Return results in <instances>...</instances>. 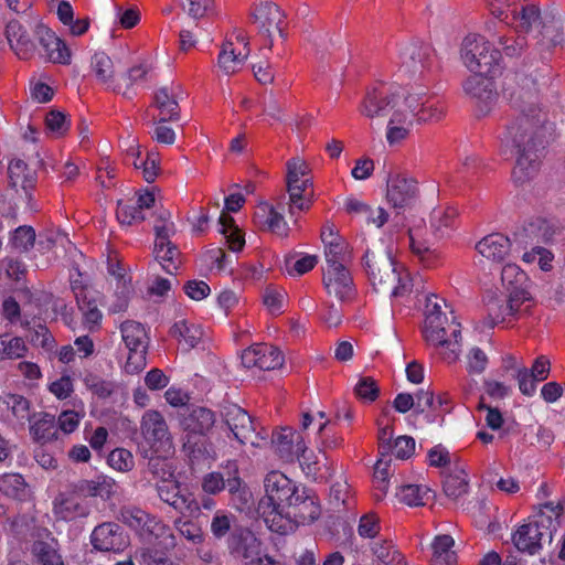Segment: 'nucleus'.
Returning a JSON list of instances; mask_svg holds the SVG:
<instances>
[{"label":"nucleus","mask_w":565,"mask_h":565,"mask_svg":"<svg viewBox=\"0 0 565 565\" xmlns=\"http://www.w3.org/2000/svg\"><path fill=\"white\" fill-rule=\"evenodd\" d=\"M139 148L131 146L128 149V156L134 158L132 164L136 169H142L143 179L147 182H153L158 174V163L157 159L153 154H149L145 161H138L139 159Z\"/></svg>","instance_id":"58"},{"label":"nucleus","mask_w":565,"mask_h":565,"mask_svg":"<svg viewBox=\"0 0 565 565\" xmlns=\"http://www.w3.org/2000/svg\"><path fill=\"white\" fill-rule=\"evenodd\" d=\"M431 50L420 42L402 43L398 47L399 70L409 75L423 76L431 65Z\"/></svg>","instance_id":"14"},{"label":"nucleus","mask_w":565,"mask_h":565,"mask_svg":"<svg viewBox=\"0 0 565 565\" xmlns=\"http://www.w3.org/2000/svg\"><path fill=\"white\" fill-rule=\"evenodd\" d=\"M374 556L384 565H406L405 557L392 541L374 542L372 545Z\"/></svg>","instance_id":"48"},{"label":"nucleus","mask_w":565,"mask_h":565,"mask_svg":"<svg viewBox=\"0 0 565 565\" xmlns=\"http://www.w3.org/2000/svg\"><path fill=\"white\" fill-rule=\"evenodd\" d=\"M150 65L147 63H140L138 65L132 66L128 73L122 77L125 82V87H121V93L125 97L131 98L135 95V86L140 85L145 79L147 74L150 71Z\"/></svg>","instance_id":"55"},{"label":"nucleus","mask_w":565,"mask_h":565,"mask_svg":"<svg viewBox=\"0 0 565 565\" xmlns=\"http://www.w3.org/2000/svg\"><path fill=\"white\" fill-rule=\"evenodd\" d=\"M418 196L417 182L404 175H393L387 181L386 200L395 210L412 207Z\"/></svg>","instance_id":"20"},{"label":"nucleus","mask_w":565,"mask_h":565,"mask_svg":"<svg viewBox=\"0 0 565 565\" xmlns=\"http://www.w3.org/2000/svg\"><path fill=\"white\" fill-rule=\"evenodd\" d=\"M458 211L454 206H438L430 213V230L437 241L451 236L456 230Z\"/></svg>","instance_id":"29"},{"label":"nucleus","mask_w":565,"mask_h":565,"mask_svg":"<svg viewBox=\"0 0 565 565\" xmlns=\"http://www.w3.org/2000/svg\"><path fill=\"white\" fill-rule=\"evenodd\" d=\"M215 424V414L213 411L196 406L186 408L180 415V426L185 435L206 436Z\"/></svg>","instance_id":"26"},{"label":"nucleus","mask_w":565,"mask_h":565,"mask_svg":"<svg viewBox=\"0 0 565 565\" xmlns=\"http://www.w3.org/2000/svg\"><path fill=\"white\" fill-rule=\"evenodd\" d=\"M285 17L280 8L273 2H264L254 12V22L257 24L258 32L268 39L267 47L271 49L273 36L282 34Z\"/></svg>","instance_id":"21"},{"label":"nucleus","mask_w":565,"mask_h":565,"mask_svg":"<svg viewBox=\"0 0 565 565\" xmlns=\"http://www.w3.org/2000/svg\"><path fill=\"white\" fill-rule=\"evenodd\" d=\"M121 339L128 349L125 364L127 373H138L145 369L149 337L145 326L135 320H126L120 324Z\"/></svg>","instance_id":"11"},{"label":"nucleus","mask_w":565,"mask_h":565,"mask_svg":"<svg viewBox=\"0 0 565 565\" xmlns=\"http://www.w3.org/2000/svg\"><path fill=\"white\" fill-rule=\"evenodd\" d=\"M0 490L8 497L22 499L25 495L26 483L20 473H7L0 479Z\"/></svg>","instance_id":"56"},{"label":"nucleus","mask_w":565,"mask_h":565,"mask_svg":"<svg viewBox=\"0 0 565 565\" xmlns=\"http://www.w3.org/2000/svg\"><path fill=\"white\" fill-rule=\"evenodd\" d=\"M170 334L179 341L184 351H190L202 340L203 330L199 324L181 319L173 323Z\"/></svg>","instance_id":"33"},{"label":"nucleus","mask_w":565,"mask_h":565,"mask_svg":"<svg viewBox=\"0 0 565 565\" xmlns=\"http://www.w3.org/2000/svg\"><path fill=\"white\" fill-rule=\"evenodd\" d=\"M241 361L247 369L257 367L263 371H270L282 366L284 354L271 344L255 343L242 352Z\"/></svg>","instance_id":"17"},{"label":"nucleus","mask_w":565,"mask_h":565,"mask_svg":"<svg viewBox=\"0 0 565 565\" xmlns=\"http://www.w3.org/2000/svg\"><path fill=\"white\" fill-rule=\"evenodd\" d=\"M54 512L61 520L73 521L86 518L89 514V507L85 500L76 495H70L54 503Z\"/></svg>","instance_id":"35"},{"label":"nucleus","mask_w":565,"mask_h":565,"mask_svg":"<svg viewBox=\"0 0 565 565\" xmlns=\"http://www.w3.org/2000/svg\"><path fill=\"white\" fill-rule=\"evenodd\" d=\"M326 268L323 285L330 296L349 301L355 295L354 284L348 266L353 259L352 249H324Z\"/></svg>","instance_id":"6"},{"label":"nucleus","mask_w":565,"mask_h":565,"mask_svg":"<svg viewBox=\"0 0 565 565\" xmlns=\"http://www.w3.org/2000/svg\"><path fill=\"white\" fill-rule=\"evenodd\" d=\"M223 420L242 445L262 447L267 443V433L262 429L257 431L250 415L236 404H228L222 409Z\"/></svg>","instance_id":"10"},{"label":"nucleus","mask_w":565,"mask_h":565,"mask_svg":"<svg viewBox=\"0 0 565 565\" xmlns=\"http://www.w3.org/2000/svg\"><path fill=\"white\" fill-rule=\"evenodd\" d=\"M178 95L170 87H161L154 94V105L159 109L160 121L175 120L179 115Z\"/></svg>","instance_id":"40"},{"label":"nucleus","mask_w":565,"mask_h":565,"mask_svg":"<svg viewBox=\"0 0 565 565\" xmlns=\"http://www.w3.org/2000/svg\"><path fill=\"white\" fill-rule=\"evenodd\" d=\"M154 260L169 275H175L181 265L179 249H153Z\"/></svg>","instance_id":"61"},{"label":"nucleus","mask_w":565,"mask_h":565,"mask_svg":"<svg viewBox=\"0 0 565 565\" xmlns=\"http://www.w3.org/2000/svg\"><path fill=\"white\" fill-rule=\"evenodd\" d=\"M117 220L121 225H135L145 220V213L131 201H120L116 211Z\"/></svg>","instance_id":"59"},{"label":"nucleus","mask_w":565,"mask_h":565,"mask_svg":"<svg viewBox=\"0 0 565 565\" xmlns=\"http://www.w3.org/2000/svg\"><path fill=\"white\" fill-rule=\"evenodd\" d=\"M265 497L258 511L271 532L281 535L299 525H310L321 515L315 491L298 484L280 471H270L264 480Z\"/></svg>","instance_id":"2"},{"label":"nucleus","mask_w":565,"mask_h":565,"mask_svg":"<svg viewBox=\"0 0 565 565\" xmlns=\"http://www.w3.org/2000/svg\"><path fill=\"white\" fill-rule=\"evenodd\" d=\"M317 264L316 255L289 252L284 257L282 269L291 277H300L312 270Z\"/></svg>","instance_id":"38"},{"label":"nucleus","mask_w":565,"mask_h":565,"mask_svg":"<svg viewBox=\"0 0 565 565\" xmlns=\"http://www.w3.org/2000/svg\"><path fill=\"white\" fill-rule=\"evenodd\" d=\"M540 43L546 49L563 43V26L561 21L550 20L543 23Z\"/></svg>","instance_id":"57"},{"label":"nucleus","mask_w":565,"mask_h":565,"mask_svg":"<svg viewBox=\"0 0 565 565\" xmlns=\"http://www.w3.org/2000/svg\"><path fill=\"white\" fill-rule=\"evenodd\" d=\"M509 4L510 18L505 21L512 25L516 32L526 33L540 22V10L533 2H519L511 9Z\"/></svg>","instance_id":"28"},{"label":"nucleus","mask_w":565,"mask_h":565,"mask_svg":"<svg viewBox=\"0 0 565 565\" xmlns=\"http://www.w3.org/2000/svg\"><path fill=\"white\" fill-rule=\"evenodd\" d=\"M41 21L39 18L28 19L24 22L19 20H11L6 28V36L10 49L20 60H29L34 51L35 44L30 36V31L34 29L29 26V23Z\"/></svg>","instance_id":"18"},{"label":"nucleus","mask_w":565,"mask_h":565,"mask_svg":"<svg viewBox=\"0 0 565 565\" xmlns=\"http://www.w3.org/2000/svg\"><path fill=\"white\" fill-rule=\"evenodd\" d=\"M294 437L295 431L289 427L273 433L271 444L279 458L284 461L291 462L295 460Z\"/></svg>","instance_id":"45"},{"label":"nucleus","mask_w":565,"mask_h":565,"mask_svg":"<svg viewBox=\"0 0 565 565\" xmlns=\"http://www.w3.org/2000/svg\"><path fill=\"white\" fill-rule=\"evenodd\" d=\"M356 397L363 402L372 403L380 394V387L371 376L361 377L354 387Z\"/></svg>","instance_id":"64"},{"label":"nucleus","mask_w":565,"mask_h":565,"mask_svg":"<svg viewBox=\"0 0 565 565\" xmlns=\"http://www.w3.org/2000/svg\"><path fill=\"white\" fill-rule=\"evenodd\" d=\"M562 505L545 503L534 515L529 516L511 535L514 547L524 554L534 556L544 545H551L555 533L561 527Z\"/></svg>","instance_id":"4"},{"label":"nucleus","mask_w":565,"mask_h":565,"mask_svg":"<svg viewBox=\"0 0 565 565\" xmlns=\"http://www.w3.org/2000/svg\"><path fill=\"white\" fill-rule=\"evenodd\" d=\"M45 128L50 136L60 138L68 131L70 121L64 113L51 110L45 116Z\"/></svg>","instance_id":"60"},{"label":"nucleus","mask_w":565,"mask_h":565,"mask_svg":"<svg viewBox=\"0 0 565 565\" xmlns=\"http://www.w3.org/2000/svg\"><path fill=\"white\" fill-rule=\"evenodd\" d=\"M425 340L435 347H445L449 353L445 356L449 362L456 361L460 353L461 326L452 317L449 321L441 306L437 301L427 299L426 318L424 326Z\"/></svg>","instance_id":"5"},{"label":"nucleus","mask_w":565,"mask_h":565,"mask_svg":"<svg viewBox=\"0 0 565 565\" xmlns=\"http://www.w3.org/2000/svg\"><path fill=\"white\" fill-rule=\"evenodd\" d=\"M254 224L263 232L270 233L277 237H287L289 226L281 212L268 202H260L254 212Z\"/></svg>","instance_id":"23"},{"label":"nucleus","mask_w":565,"mask_h":565,"mask_svg":"<svg viewBox=\"0 0 565 565\" xmlns=\"http://www.w3.org/2000/svg\"><path fill=\"white\" fill-rule=\"evenodd\" d=\"M530 300V292L521 288H513L508 298H490L487 302L484 324L494 328L500 323H511L519 320L523 312L527 311V307L522 308L523 305Z\"/></svg>","instance_id":"9"},{"label":"nucleus","mask_w":565,"mask_h":565,"mask_svg":"<svg viewBox=\"0 0 565 565\" xmlns=\"http://www.w3.org/2000/svg\"><path fill=\"white\" fill-rule=\"evenodd\" d=\"M29 26L34 29V35L43 49V56L46 61L64 65L70 64L71 51L63 40L56 36L42 21L29 23Z\"/></svg>","instance_id":"15"},{"label":"nucleus","mask_w":565,"mask_h":565,"mask_svg":"<svg viewBox=\"0 0 565 565\" xmlns=\"http://www.w3.org/2000/svg\"><path fill=\"white\" fill-rule=\"evenodd\" d=\"M157 494L162 502L173 508L178 513L193 514L200 511L199 502L193 494L182 490L178 481H163L156 487Z\"/></svg>","instance_id":"19"},{"label":"nucleus","mask_w":565,"mask_h":565,"mask_svg":"<svg viewBox=\"0 0 565 565\" xmlns=\"http://www.w3.org/2000/svg\"><path fill=\"white\" fill-rule=\"evenodd\" d=\"M183 450L193 466L204 462L210 457L205 436L185 435Z\"/></svg>","instance_id":"44"},{"label":"nucleus","mask_w":565,"mask_h":565,"mask_svg":"<svg viewBox=\"0 0 565 565\" xmlns=\"http://www.w3.org/2000/svg\"><path fill=\"white\" fill-rule=\"evenodd\" d=\"M81 489L90 497H99L107 500L115 494L117 486L111 478L102 476L95 480L85 481V487Z\"/></svg>","instance_id":"52"},{"label":"nucleus","mask_w":565,"mask_h":565,"mask_svg":"<svg viewBox=\"0 0 565 565\" xmlns=\"http://www.w3.org/2000/svg\"><path fill=\"white\" fill-rule=\"evenodd\" d=\"M8 174L11 186L22 190L25 196H29L36 181L34 171L29 169L23 160L13 159L9 163Z\"/></svg>","instance_id":"34"},{"label":"nucleus","mask_w":565,"mask_h":565,"mask_svg":"<svg viewBox=\"0 0 565 565\" xmlns=\"http://www.w3.org/2000/svg\"><path fill=\"white\" fill-rule=\"evenodd\" d=\"M390 462L377 460L374 467L373 483L376 500H382L388 490Z\"/></svg>","instance_id":"62"},{"label":"nucleus","mask_w":565,"mask_h":565,"mask_svg":"<svg viewBox=\"0 0 565 565\" xmlns=\"http://www.w3.org/2000/svg\"><path fill=\"white\" fill-rule=\"evenodd\" d=\"M365 273L376 292H385L396 282L397 263L393 249H366L363 256Z\"/></svg>","instance_id":"8"},{"label":"nucleus","mask_w":565,"mask_h":565,"mask_svg":"<svg viewBox=\"0 0 565 565\" xmlns=\"http://www.w3.org/2000/svg\"><path fill=\"white\" fill-rule=\"evenodd\" d=\"M308 173L309 166L305 160L291 158L287 162V186L301 185L302 182H306V186L311 188Z\"/></svg>","instance_id":"51"},{"label":"nucleus","mask_w":565,"mask_h":565,"mask_svg":"<svg viewBox=\"0 0 565 565\" xmlns=\"http://www.w3.org/2000/svg\"><path fill=\"white\" fill-rule=\"evenodd\" d=\"M90 71L96 82L107 89L120 92L121 85L116 81V68L113 60L104 52L94 54Z\"/></svg>","instance_id":"27"},{"label":"nucleus","mask_w":565,"mask_h":565,"mask_svg":"<svg viewBox=\"0 0 565 565\" xmlns=\"http://www.w3.org/2000/svg\"><path fill=\"white\" fill-rule=\"evenodd\" d=\"M143 441L151 455L167 457L173 449L172 437L164 417L158 411H147L140 423Z\"/></svg>","instance_id":"12"},{"label":"nucleus","mask_w":565,"mask_h":565,"mask_svg":"<svg viewBox=\"0 0 565 565\" xmlns=\"http://www.w3.org/2000/svg\"><path fill=\"white\" fill-rule=\"evenodd\" d=\"M508 258L507 249H478V254L473 257V262L482 270L490 274L498 273L505 264Z\"/></svg>","instance_id":"42"},{"label":"nucleus","mask_w":565,"mask_h":565,"mask_svg":"<svg viewBox=\"0 0 565 565\" xmlns=\"http://www.w3.org/2000/svg\"><path fill=\"white\" fill-rule=\"evenodd\" d=\"M262 298L264 306L270 315L279 316L284 312L287 299L285 289L269 285L263 290Z\"/></svg>","instance_id":"49"},{"label":"nucleus","mask_w":565,"mask_h":565,"mask_svg":"<svg viewBox=\"0 0 565 565\" xmlns=\"http://www.w3.org/2000/svg\"><path fill=\"white\" fill-rule=\"evenodd\" d=\"M455 540L448 534L435 536L431 542L433 557L430 565H457V554L452 550Z\"/></svg>","instance_id":"39"},{"label":"nucleus","mask_w":565,"mask_h":565,"mask_svg":"<svg viewBox=\"0 0 565 565\" xmlns=\"http://www.w3.org/2000/svg\"><path fill=\"white\" fill-rule=\"evenodd\" d=\"M490 76L472 73L463 83L465 93L476 102L481 114H487L497 98Z\"/></svg>","instance_id":"24"},{"label":"nucleus","mask_w":565,"mask_h":565,"mask_svg":"<svg viewBox=\"0 0 565 565\" xmlns=\"http://www.w3.org/2000/svg\"><path fill=\"white\" fill-rule=\"evenodd\" d=\"M227 545L231 555L242 558L248 565L254 564L260 554L262 542L250 530L239 527L231 533Z\"/></svg>","instance_id":"22"},{"label":"nucleus","mask_w":565,"mask_h":565,"mask_svg":"<svg viewBox=\"0 0 565 565\" xmlns=\"http://www.w3.org/2000/svg\"><path fill=\"white\" fill-rule=\"evenodd\" d=\"M118 519L138 533L147 522V512L137 507H124Z\"/></svg>","instance_id":"63"},{"label":"nucleus","mask_w":565,"mask_h":565,"mask_svg":"<svg viewBox=\"0 0 565 565\" xmlns=\"http://www.w3.org/2000/svg\"><path fill=\"white\" fill-rule=\"evenodd\" d=\"M218 233L224 237L230 247H244L246 243L256 244V234L252 233L246 238V233L227 213L222 212L218 218Z\"/></svg>","instance_id":"32"},{"label":"nucleus","mask_w":565,"mask_h":565,"mask_svg":"<svg viewBox=\"0 0 565 565\" xmlns=\"http://www.w3.org/2000/svg\"><path fill=\"white\" fill-rule=\"evenodd\" d=\"M201 262L210 269L217 273H232L233 258L232 255L226 254L225 249H206L202 256Z\"/></svg>","instance_id":"47"},{"label":"nucleus","mask_w":565,"mask_h":565,"mask_svg":"<svg viewBox=\"0 0 565 565\" xmlns=\"http://www.w3.org/2000/svg\"><path fill=\"white\" fill-rule=\"evenodd\" d=\"M443 489L445 494L452 500H457L466 494L469 489L468 473L466 470L458 465L451 468L444 477Z\"/></svg>","instance_id":"37"},{"label":"nucleus","mask_w":565,"mask_h":565,"mask_svg":"<svg viewBox=\"0 0 565 565\" xmlns=\"http://www.w3.org/2000/svg\"><path fill=\"white\" fill-rule=\"evenodd\" d=\"M26 345L20 337L0 335V359L15 360L24 356Z\"/></svg>","instance_id":"54"},{"label":"nucleus","mask_w":565,"mask_h":565,"mask_svg":"<svg viewBox=\"0 0 565 565\" xmlns=\"http://www.w3.org/2000/svg\"><path fill=\"white\" fill-rule=\"evenodd\" d=\"M138 534L148 542L159 541V544H161L164 550H170L175 546V537L171 529L161 520L149 513H147V522L143 529H140Z\"/></svg>","instance_id":"31"},{"label":"nucleus","mask_w":565,"mask_h":565,"mask_svg":"<svg viewBox=\"0 0 565 565\" xmlns=\"http://www.w3.org/2000/svg\"><path fill=\"white\" fill-rule=\"evenodd\" d=\"M32 554L41 565H64L61 554L51 543L35 541L32 545Z\"/></svg>","instance_id":"53"},{"label":"nucleus","mask_w":565,"mask_h":565,"mask_svg":"<svg viewBox=\"0 0 565 565\" xmlns=\"http://www.w3.org/2000/svg\"><path fill=\"white\" fill-rule=\"evenodd\" d=\"M527 239H518L515 243L540 247L541 245L558 244V236L562 231L550 222L541 221L537 224H531L524 230Z\"/></svg>","instance_id":"30"},{"label":"nucleus","mask_w":565,"mask_h":565,"mask_svg":"<svg viewBox=\"0 0 565 565\" xmlns=\"http://www.w3.org/2000/svg\"><path fill=\"white\" fill-rule=\"evenodd\" d=\"M90 543L102 552H121L129 545V536L116 522H104L90 534Z\"/></svg>","instance_id":"16"},{"label":"nucleus","mask_w":565,"mask_h":565,"mask_svg":"<svg viewBox=\"0 0 565 565\" xmlns=\"http://www.w3.org/2000/svg\"><path fill=\"white\" fill-rule=\"evenodd\" d=\"M249 53V42L245 32L236 29L222 44L217 57V65L224 74H234L242 70Z\"/></svg>","instance_id":"13"},{"label":"nucleus","mask_w":565,"mask_h":565,"mask_svg":"<svg viewBox=\"0 0 565 565\" xmlns=\"http://www.w3.org/2000/svg\"><path fill=\"white\" fill-rule=\"evenodd\" d=\"M359 113L371 120H386V141L395 146L408 138L415 122L438 120L444 109L425 92L382 85L365 93Z\"/></svg>","instance_id":"1"},{"label":"nucleus","mask_w":565,"mask_h":565,"mask_svg":"<svg viewBox=\"0 0 565 565\" xmlns=\"http://www.w3.org/2000/svg\"><path fill=\"white\" fill-rule=\"evenodd\" d=\"M154 247H166L172 242L171 238L175 235V225L171 218L169 211H162L156 218L154 225Z\"/></svg>","instance_id":"43"},{"label":"nucleus","mask_w":565,"mask_h":565,"mask_svg":"<svg viewBox=\"0 0 565 565\" xmlns=\"http://www.w3.org/2000/svg\"><path fill=\"white\" fill-rule=\"evenodd\" d=\"M21 327L26 330H32L31 343L34 347H40L47 353L53 352L56 348V341L47 327L41 322H36L34 317L29 318L24 315L21 319Z\"/></svg>","instance_id":"36"},{"label":"nucleus","mask_w":565,"mask_h":565,"mask_svg":"<svg viewBox=\"0 0 565 565\" xmlns=\"http://www.w3.org/2000/svg\"><path fill=\"white\" fill-rule=\"evenodd\" d=\"M107 273L121 284V290L117 291V301L113 305L115 312L125 311L132 294L131 278L127 277L126 267L118 256L117 249H108Z\"/></svg>","instance_id":"25"},{"label":"nucleus","mask_w":565,"mask_h":565,"mask_svg":"<svg viewBox=\"0 0 565 565\" xmlns=\"http://www.w3.org/2000/svg\"><path fill=\"white\" fill-rule=\"evenodd\" d=\"M461 58L471 73L493 75L499 70L501 54L483 36L470 34L462 42Z\"/></svg>","instance_id":"7"},{"label":"nucleus","mask_w":565,"mask_h":565,"mask_svg":"<svg viewBox=\"0 0 565 565\" xmlns=\"http://www.w3.org/2000/svg\"><path fill=\"white\" fill-rule=\"evenodd\" d=\"M78 309L83 315V324L89 331H96L100 328L103 313L98 309L94 294L87 296L83 301L76 300Z\"/></svg>","instance_id":"46"},{"label":"nucleus","mask_w":565,"mask_h":565,"mask_svg":"<svg viewBox=\"0 0 565 565\" xmlns=\"http://www.w3.org/2000/svg\"><path fill=\"white\" fill-rule=\"evenodd\" d=\"M30 434L35 441L41 444L54 439L57 434L55 416L49 413H39L38 418L30 426Z\"/></svg>","instance_id":"41"},{"label":"nucleus","mask_w":565,"mask_h":565,"mask_svg":"<svg viewBox=\"0 0 565 565\" xmlns=\"http://www.w3.org/2000/svg\"><path fill=\"white\" fill-rule=\"evenodd\" d=\"M429 489L422 484H404L401 486L396 497L408 507H420L425 504V499Z\"/></svg>","instance_id":"50"},{"label":"nucleus","mask_w":565,"mask_h":565,"mask_svg":"<svg viewBox=\"0 0 565 565\" xmlns=\"http://www.w3.org/2000/svg\"><path fill=\"white\" fill-rule=\"evenodd\" d=\"M531 95L527 100L519 95L515 105L519 115L513 118L500 135L501 148L504 153L518 154L516 164L512 171L514 183L524 184L533 179L539 171V147L546 139V115Z\"/></svg>","instance_id":"3"}]
</instances>
